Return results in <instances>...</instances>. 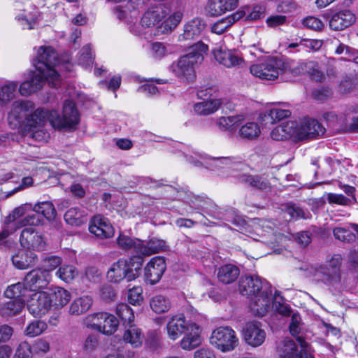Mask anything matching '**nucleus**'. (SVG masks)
Masks as SVG:
<instances>
[{"label": "nucleus", "mask_w": 358, "mask_h": 358, "mask_svg": "<svg viewBox=\"0 0 358 358\" xmlns=\"http://www.w3.org/2000/svg\"><path fill=\"white\" fill-rule=\"evenodd\" d=\"M201 343V337L199 335V327L193 331H189L185 334L180 341V346L183 350H191Z\"/></svg>", "instance_id": "obj_35"}, {"label": "nucleus", "mask_w": 358, "mask_h": 358, "mask_svg": "<svg viewBox=\"0 0 358 358\" xmlns=\"http://www.w3.org/2000/svg\"><path fill=\"white\" fill-rule=\"evenodd\" d=\"M267 281H263L257 275L241 276L239 280L238 289L243 296H254L265 289Z\"/></svg>", "instance_id": "obj_11"}, {"label": "nucleus", "mask_w": 358, "mask_h": 358, "mask_svg": "<svg viewBox=\"0 0 358 358\" xmlns=\"http://www.w3.org/2000/svg\"><path fill=\"white\" fill-rule=\"evenodd\" d=\"M278 354L280 358H303L304 351H299L296 343L289 338H285L278 346Z\"/></svg>", "instance_id": "obj_28"}, {"label": "nucleus", "mask_w": 358, "mask_h": 358, "mask_svg": "<svg viewBox=\"0 0 358 358\" xmlns=\"http://www.w3.org/2000/svg\"><path fill=\"white\" fill-rule=\"evenodd\" d=\"M250 71L262 80H274L280 74L289 73V62L278 57H269L251 65Z\"/></svg>", "instance_id": "obj_3"}, {"label": "nucleus", "mask_w": 358, "mask_h": 358, "mask_svg": "<svg viewBox=\"0 0 358 358\" xmlns=\"http://www.w3.org/2000/svg\"><path fill=\"white\" fill-rule=\"evenodd\" d=\"M221 104L220 99L204 101L194 104V110L199 115H208L217 110Z\"/></svg>", "instance_id": "obj_41"}, {"label": "nucleus", "mask_w": 358, "mask_h": 358, "mask_svg": "<svg viewBox=\"0 0 358 358\" xmlns=\"http://www.w3.org/2000/svg\"><path fill=\"white\" fill-rule=\"evenodd\" d=\"M333 95V90L329 86H323L315 89L312 92L313 97L318 101H325L331 98Z\"/></svg>", "instance_id": "obj_60"}, {"label": "nucleus", "mask_w": 358, "mask_h": 358, "mask_svg": "<svg viewBox=\"0 0 358 358\" xmlns=\"http://www.w3.org/2000/svg\"><path fill=\"white\" fill-rule=\"evenodd\" d=\"M208 50V46L202 41L194 43L189 48V52L187 55L171 65L173 72L179 78L192 81L196 77L195 68L203 60Z\"/></svg>", "instance_id": "obj_2"}, {"label": "nucleus", "mask_w": 358, "mask_h": 358, "mask_svg": "<svg viewBox=\"0 0 358 358\" xmlns=\"http://www.w3.org/2000/svg\"><path fill=\"white\" fill-rule=\"evenodd\" d=\"M116 313L122 324L127 327L133 324L134 314L131 308L126 303H120L117 306Z\"/></svg>", "instance_id": "obj_45"}, {"label": "nucleus", "mask_w": 358, "mask_h": 358, "mask_svg": "<svg viewBox=\"0 0 358 358\" xmlns=\"http://www.w3.org/2000/svg\"><path fill=\"white\" fill-rule=\"evenodd\" d=\"M171 12L166 4H159L149 8L141 20V25L144 27H152L162 22Z\"/></svg>", "instance_id": "obj_13"}, {"label": "nucleus", "mask_w": 358, "mask_h": 358, "mask_svg": "<svg viewBox=\"0 0 358 358\" xmlns=\"http://www.w3.org/2000/svg\"><path fill=\"white\" fill-rule=\"evenodd\" d=\"M18 83L7 81L0 87V105L6 106L15 96Z\"/></svg>", "instance_id": "obj_38"}, {"label": "nucleus", "mask_w": 358, "mask_h": 358, "mask_svg": "<svg viewBox=\"0 0 358 358\" xmlns=\"http://www.w3.org/2000/svg\"><path fill=\"white\" fill-rule=\"evenodd\" d=\"M77 269L72 265H65L59 268L56 275L63 281L69 283L78 275Z\"/></svg>", "instance_id": "obj_55"}, {"label": "nucleus", "mask_w": 358, "mask_h": 358, "mask_svg": "<svg viewBox=\"0 0 358 358\" xmlns=\"http://www.w3.org/2000/svg\"><path fill=\"white\" fill-rule=\"evenodd\" d=\"M166 329L169 338L175 341L182 334L197 329V324L187 321L183 315H178L171 317L166 325Z\"/></svg>", "instance_id": "obj_9"}, {"label": "nucleus", "mask_w": 358, "mask_h": 358, "mask_svg": "<svg viewBox=\"0 0 358 358\" xmlns=\"http://www.w3.org/2000/svg\"><path fill=\"white\" fill-rule=\"evenodd\" d=\"M303 329V324L302 323L301 316L298 313L292 314L291 322L289 324V331L290 334L296 337L298 341L299 338H301L303 340L302 330Z\"/></svg>", "instance_id": "obj_54"}, {"label": "nucleus", "mask_w": 358, "mask_h": 358, "mask_svg": "<svg viewBox=\"0 0 358 358\" xmlns=\"http://www.w3.org/2000/svg\"><path fill=\"white\" fill-rule=\"evenodd\" d=\"M34 211L38 214L43 215L47 220H53L56 215V210L50 202H41L36 204Z\"/></svg>", "instance_id": "obj_50"}, {"label": "nucleus", "mask_w": 358, "mask_h": 358, "mask_svg": "<svg viewBox=\"0 0 358 358\" xmlns=\"http://www.w3.org/2000/svg\"><path fill=\"white\" fill-rule=\"evenodd\" d=\"M142 293L143 289L141 287H134L130 289L128 292L129 302L134 306L140 305L143 300Z\"/></svg>", "instance_id": "obj_61"}, {"label": "nucleus", "mask_w": 358, "mask_h": 358, "mask_svg": "<svg viewBox=\"0 0 358 358\" xmlns=\"http://www.w3.org/2000/svg\"><path fill=\"white\" fill-rule=\"evenodd\" d=\"M239 268L233 264H225L219 268L217 278L224 284H230L234 282L239 276Z\"/></svg>", "instance_id": "obj_32"}, {"label": "nucleus", "mask_w": 358, "mask_h": 358, "mask_svg": "<svg viewBox=\"0 0 358 358\" xmlns=\"http://www.w3.org/2000/svg\"><path fill=\"white\" fill-rule=\"evenodd\" d=\"M120 248L125 250L134 248L137 253H140L141 241L133 239L128 236L120 234L117 240Z\"/></svg>", "instance_id": "obj_47"}, {"label": "nucleus", "mask_w": 358, "mask_h": 358, "mask_svg": "<svg viewBox=\"0 0 358 358\" xmlns=\"http://www.w3.org/2000/svg\"><path fill=\"white\" fill-rule=\"evenodd\" d=\"M64 220L73 226H80L84 222L83 213L77 207L69 209L64 214Z\"/></svg>", "instance_id": "obj_51"}, {"label": "nucleus", "mask_w": 358, "mask_h": 358, "mask_svg": "<svg viewBox=\"0 0 358 358\" xmlns=\"http://www.w3.org/2000/svg\"><path fill=\"white\" fill-rule=\"evenodd\" d=\"M291 115V111L287 109H282L278 107L267 110L262 115V120L271 124L280 121Z\"/></svg>", "instance_id": "obj_42"}, {"label": "nucleus", "mask_w": 358, "mask_h": 358, "mask_svg": "<svg viewBox=\"0 0 358 358\" xmlns=\"http://www.w3.org/2000/svg\"><path fill=\"white\" fill-rule=\"evenodd\" d=\"M272 290L269 283H266L265 289L254 296L250 306L252 313L257 316H263L268 310L271 302Z\"/></svg>", "instance_id": "obj_16"}, {"label": "nucleus", "mask_w": 358, "mask_h": 358, "mask_svg": "<svg viewBox=\"0 0 358 358\" xmlns=\"http://www.w3.org/2000/svg\"><path fill=\"white\" fill-rule=\"evenodd\" d=\"M80 122V117L76 104L71 100H66L63 106L62 117L57 110H51L49 122L56 129H75Z\"/></svg>", "instance_id": "obj_4"}, {"label": "nucleus", "mask_w": 358, "mask_h": 358, "mask_svg": "<svg viewBox=\"0 0 358 358\" xmlns=\"http://www.w3.org/2000/svg\"><path fill=\"white\" fill-rule=\"evenodd\" d=\"M243 120L242 115L220 117L217 119V125L223 131H234Z\"/></svg>", "instance_id": "obj_43"}, {"label": "nucleus", "mask_w": 358, "mask_h": 358, "mask_svg": "<svg viewBox=\"0 0 358 358\" xmlns=\"http://www.w3.org/2000/svg\"><path fill=\"white\" fill-rule=\"evenodd\" d=\"M315 276L328 286L337 287L341 282V272L321 266L315 270Z\"/></svg>", "instance_id": "obj_25"}, {"label": "nucleus", "mask_w": 358, "mask_h": 358, "mask_svg": "<svg viewBox=\"0 0 358 358\" xmlns=\"http://www.w3.org/2000/svg\"><path fill=\"white\" fill-rule=\"evenodd\" d=\"M124 341L131 344L133 348L141 346L144 336L141 330L134 324L129 325L123 335Z\"/></svg>", "instance_id": "obj_31"}, {"label": "nucleus", "mask_w": 358, "mask_h": 358, "mask_svg": "<svg viewBox=\"0 0 358 358\" xmlns=\"http://www.w3.org/2000/svg\"><path fill=\"white\" fill-rule=\"evenodd\" d=\"M24 280L29 290L41 292L45 289L50 281V274L48 271L41 268L33 269L25 275Z\"/></svg>", "instance_id": "obj_10"}, {"label": "nucleus", "mask_w": 358, "mask_h": 358, "mask_svg": "<svg viewBox=\"0 0 358 358\" xmlns=\"http://www.w3.org/2000/svg\"><path fill=\"white\" fill-rule=\"evenodd\" d=\"M118 320L108 313H98L92 316V326L105 334H113L117 328Z\"/></svg>", "instance_id": "obj_17"}, {"label": "nucleus", "mask_w": 358, "mask_h": 358, "mask_svg": "<svg viewBox=\"0 0 358 358\" xmlns=\"http://www.w3.org/2000/svg\"><path fill=\"white\" fill-rule=\"evenodd\" d=\"M127 259H120L114 262L107 272V279L113 283H120L123 280L127 282L131 281L128 276V270L127 268Z\"/></svg>", "instance_id": "obj_22"}, {"label": "nucleus", "mask_w": 358, "mask_h": 358, "mask_svg": "<svg viewBox=\"0 0 358 358\" xmlns=\"http://www.w3.org/2000/svg\"><path fill=\"white\" fill-rule=\"evenodd\" d=\"M302 23L304 27L314 31H320L324 27L322 22L320 19L313 16L306 17L303 20Z\"/></svg>", "instance_id": "obj_62"}, {"label": "nucleus", "mask_w": 358, "mask_h": 358, "mask_svg": "<svg viewBox=\"0 0 358 358\" xmlns=\"http://www.w3.org/2000/svg\"><path fill=\"white\" fill-rule=\"evenodd\" d=\"M20 242L22 247L30 251H43L46 247L45 238L33 227H27L22 231Z\"/></svg>", "instance_id": "obj_7"}, {"label": "nucleus", "mask_w": 358, "mask_h": 358, "mask_svg": "<svg viewBox=\"0 0 358 358\" xmlns=\"http://www.w3.org/2000/svg\"><path fill=\"white\" fill-rule=\"evenodd\" d=\"M50 297L52 301V305L57 308H61L66 306L71 300V294L69 291L60 287L52 289Z\"/></svg>", "instance_id": "obj_40"}, {"label": "nucleus", "mask_w": 358, "mask_h": 358, "mask_svg": "<svg viewBox=\"0 0 358 358\" xmlns=\"http://www.w3.org/2000/svg\"><path fill=\"white\" fill-rule=\"evenodd\" d=\"M261 134L259 124L255 122H247L238 129V134L243 140L252 141L257 138Z\"/></svg>", "instance_id": "obj_34"}, {"label": "nucleus", "mask_w": 358, "mask_h": 358, "mask_svg": "<svg viewBox=\"0 0 358 358\" xmlns=\"http://www.w3.org/2000/svg\"><path fill=\"white\" fill-rule=\"evenodd\" d=\"M213 55L217 62L227 68L241 66L244 63L243 59L236 50H225L220 48L213 50Z\"/></svg>", "instance_id": "obj_19"}, {"label": "nucleus", "mask_w": 358, "mask_h": 358, "mask_svg": "<svg viewBox=\"0 0 358 358\" xmlns=\"http://www.w3.org/2000/svg\"><path fill=\"white\" fill-rule=\"evenodd\" d=\"M143 255L138 253L137 255H134L131 257L129 260H127V268L129 273L128 276L131 281L136 279L140 275L143 264Z\"/></svg>", "instance_id": "obj_37"}, {"label": "nucleus", "mask_w": 358, "mask_h": 358, "mask_svg": "<svg viewBox=\"0 0 358 358\" xmlns=\"http://www.w3.org/2000/svg\"><path fill=\"white\" fill-rule=\"evenodd\" d=\"M90 233L100 238H108L114 235V229L108 220L101 215H95L89 226Z\"/></svg>", "instance_id": "obj_18"}, {"label": "nucleus", "mask_w": 358, "mask_h": 358, "mask_svg": "<svg viewBox=\"0 0 358 358\" xmlns=\"http://www.w3.org/2000/svg\"><path fill=\"white\" fill-rule=\"evenodd\" d=\"M238 0H209L205 10L209 16H220L238 6Z\"/></svg>", "instance_id": "obj_20"}, {"label": "nucleus", "mask_w": 358, "mask_h": 358, "mask_svg": "<svg viewBox=\"0 0 358 358\" xmlns=\"http://www.w3.org/2000/svg\"><path fill=\"white\" fill-rule=\"evenodd\" d=\"M324 127L315 120H306L303 121L298 133L300 139L313 138L324 134Z\"/></svg>", "instance_id": "obj_21"}, {"label": "nucleus", "mask_w": 358, "mask_h": 358, "mask_svg": "<svg viewBox=\"0 0 358 358\" xmlns=\"http://www.w3.org/2000/svg\"><path fill=\"white\" fill-rule=\"evenodd\" d=\"M285 212L293 219H308L310 217V213L308 210H304L302 208L295 203H288L285 208Z\"/></svg>", "instance_id": "obj_56"}, {"label": "nucleus", "mask_w": 358, "mask_h": 358, "mask_svg": "<svg viewBox=\"0 0 358 358\" xmlns=\"http://www.w3.org/2000/svg\"><path fill=\"white\" fill-rule=\"evenodd\" d=\"M43 262L44 267L43 270L48 271V272L50 273L61 264L62 259L57 256H52L44 259Z\"/></svg>", "instance_id": "obj_64"}, {"label": "nucleus", "mask_w": 358, "mask_h": 358, "mask_svg": "<svg viewBox=\"0 0 358 358\" xmlns=\"http://www.w3.org/2000/svg\"><path fill=\"white\" fill-rule=\"evenodd\" d=\"M24 307V301L22 299L11 300L7 302L3 308V313L8 316L19 314Z\"/></svg>", "instance_id": "obj_52"}, {"label": "nucleus", "mask_w": 358, "mask_h": 358, "mask_svg": "<svg viewBox=\"0 0 358 358\" xmlns=\"http://www.w3.org/2000/svg\"><path fill=\"white\" fill-rule=\"evenodd\" d=\"M51 306L50 295L45 292H37L31 296L28 310L34 316L41 317L47 313Z\"/></svg>", "instance_id": "obj_12"}, {"label": "nucleus", "mask_w": 358, "mask_h": 358, "mask_svg": "<svg viewBox=\"0 0 358 358\" xmlns=\"http://www.w3.org/2000/svg\"><path fill=\"white\" fill-rule=\"evenodd\" d=\"M58 64L57 53L52 48L40 47L36 59L34 61L36 71L32 73L29 80L20 85L19 92L21 95H29L40 90L46 80L53 87L59 86L60 76L55 69Z\"/></svg>", "instance_id": "obj_1"}, {"label": "nucleus", "mask_w": 358, "mask_h": 358, "mask_svg": "<svg viewBox=\"0 0 358 358\" xmlns=\"http://www.w3.org/2000/svg\"><path fill=\"white\" fill-rule=\"evenodd\" d=\"M182 18V13L176 11L170 15L160 25L157 26L155 31V36H161L171 32L180 22Z\"/></svg>", "instance_id": "obj_30"}, {"label": "nucleus", "mask_w": 358, "mask_h": 358, "mask_svg": "<svg viewBox=\"0 0 358 358\" xmlns=\"http://www.w3.org/2000/svg\"><path fill=\"white\" fill-rule=\"evenodd\" d=\"M27 290L29 289L25 282H18L8 286L4 292V295L9 299H22L21 297L25 294Z\"/></svg>", "instance_id": "obj_46"}, {"label": "nucleus", "mask_w": 358, "mask_h": 358, "mask_svg": "<svg viewBox=\"0 0 358 358\" xmlns=\"http://www.w3.org/2000/svg\"><path fill=\"white\" fill-rule=\"evenodd\" d=\"M238 179L240 182L255 189L264 191L271 188L268 180L262 175L242 174Z\"/></svg>", "instance_id": "obj_26"}, {"label": "nucleus", "mask_w": 358, "mask_h": 358, "mask_svg": "<svg viewBox=\"0 0 358 358\" xmlns=\"http://www.w3.org/2000/svg\"><path fill=\"white\" fill-rule=\"evenodd\" d=\"M166 269L165 259L155 257L151 259L144 269V275L147 282L153 285L162 278Z\"/></svg>", "instance_id": "obj_14"}, {"label": "nucleus", "mask_w": 358, "mask_h": 358, "mask_svg": "<svg viewBox=\"0 0 358 358\" xmlns=\"http://www.w3.org/2000/svg\"><path fill=\"white\" fill-rule=\"evenodd\" d=\"M150 306L155 313L162 314L169 310L171 307V303L166 296L157 294L150 299Z\"/></svg>", "instance_id": "obj_36"}, {"label": "nucleus", "mask_w": 358, "mask_h": 358, "mask_svg": "<svg viewBox=\"0 0 358 358\" xmlns=\"http://www.w3.org/2000/svg\"><path fill=\"white\" fill-rule=\"evenodd\" d=\"M31 345L27 342L21 343L13 358H32Z\"/></svg>", "instance_id": "obj_63"}, {"label": "nucleus", "mask_w": 358, "mask_h": 358, "mask_svg": "<svg viewBox=\"0 0 358 358\" xmlns=\"http://www.w3.org/2000/svg\"><path fill=\"white\" fill-rule=\"evenodd\" d=\"M169 45L162 42H155L151 44V54L156 59H161L169 53Z\"/></svg>", "instance_id": "obj_58"}, {"label": "nucleus", "mask_w": 358, "mask_h": 358, "mask_svg": "<svg viewBox=\"0 0 358 358\" xmlns=\"http://www.w3.org/2000/svg\"><path fill=\"white\" fill-rule=\"evenodd\" d=\"M333 234L336 239L344 243H351L355 241L356 234L349 227H338L334 229Z\"/></svg>", "instance_id": "obj_48"}, {"label": "nucleus", "mask_w": 358, "mask_h": 358, "mask_svg": "<svg viewBox=\"0 0 358 358\" xmlns=\"http://www.w3.org/2000/svg\"><path fill=\"white\" fill-rule=\"evenodd\" d=\"M35 108L34 103L28 100H17L12 103L8 119L19 124H26L31 112Z\"/></svg>", "instance_id": "obj_15"}, {"label": "nucleus", "mask_w": 358, "mask_h": 358, "mask_svg": "<svg viewBox=\"0 0 358 358\" xmlns=\"http://www.w3.org/2000/svg\"><path fill=\"white\" fill-rule=\"evenodd\" d=\"M210 343L223 352L234 350L238 345L236 332L229 327H220L215 329L210 337Z\"/></svg>", "instance_id": "obj_5"}, {"label": "nucleus", "mask_w": 358, "mask_h": 358, "mask_svg": "<svg viewBox=\"0 0 358 358\" xmlns=\"http://www.w3.org/2000/svg\"><path fill=\"white\" fill-rule=\"evenodd\" d=\"M92 303V299L87 296L78 298L71 304L69 312L72 315L83 314L90 309Z\"/></svg>", "instance_id": "obj_44"}, {"label": "nucleus", "mask_w": 358, "mask_h": 358, "mask_svg": "<svg viewBox=\"0 0 358 358\" xmlns=\"http://www.w3.org/2000/svg\"><path fill=\"white\" fill-rule=\"evenodd\" d=\"M47 328V324L41 320H34L31 322L26 328V335L30 337H34L42 334Z\"/></svg>", "instance_id": "obj_57"}, {"label": "nucleus", "mask_w": 358, "mask_h": 358, "mask_svg": "<svg viewBox=\"0 0 358 358\" xmlns=\"http://www.w3.org/2000/svg\"><path fill=\"white\" fill-rule=\"evenodd\" d=\"M38 260L37 255L32 251L21 250L13 256L12 262L19 269H27L34 266Z\"/></svg>", "instance_id": "obj_27"}, {"label": "nucleus", "mask_w": 358, "mask_h": 358, "mask_svg": "<svg viewBox=\"0 0 358 358\" xmlns=\"http://www.w3.org/2000/svg\"><path fill=\"white\" fill-rule=\"evenodd\" d=\"M99 344V336L96 334H90L83 341L81 349L85 354L90 355L98 348Z\"/></svg>", "instance_id": "obj_53"}, {"label": "nucleus", "mask_w": 358, "mask_h": 358, "mask_svg": "<svg viewBox=\"0 0 358 358\" xmlns=\"http://www.w3.org/2000/svg\"><path fill=\"white\" fill-rule=\"evenodd\" d=\"M206 28L205 21L200 17H195L184 25L183 34L179 36V41L191 40L201 35Z\"/></svg>", "instance_id": "obj_24"}, {"label": "nucleus", "mask_w": 358, "mask_h": 358, "mask_svg": "<svg viewBox=\"0 0 358 358\" xmlns=\"http://www.w3.org/2000/svg\"><path fill=\"white\" fill-rule=\"evenodd\" d=\"M245 11H237L226 17L217 20L211 27L212 32L222 34L226 31L235 22L243 17Z\"/></svg>", "instance_id": "obj_29"}, {"label": "nucleus", "mask_w": 358, "mask_h": 358, "mask_svg": "<svg viewBox=\"0 0 358 358\" xmlns=\"http://www.w3.org/2000/svg\"><path fill=\"white\" fill-rule=\"evenodd\" d=\"M355 22V15L348 10H344L333 15L329 24L332 30L341 31L351 26Z\"/></svg>", "instance_id": "obj_23"}, {"label": "nucleus", "mask_w": 358, "mask_h": 358, "mask_svg": "<svg viewBox=\"0 0 358 358\" xmlns=\"http://www.w3.org/2000/svg\"><path fill=\"white\" fill-rule=\"evenodd\" d=\"M167 248L166 242L161 239L152 238L145 245L141 241L140 254L149 256L155 253L164 251Z\"/></svg>", "instance_id": "obj_33"}, {"label": "nucleus", "mask_w": 358, "mask_h": 358, "mask_svg": "<svg viewBox=\"0 0 358 358\" xmlns=\"http://www.w3.org/2000/svg\"><path fill=\"white\" fill-rule=\"evenodd\" d=\"M289 73L294 76L307 74L310 79L316 82H322L326 78L319 64L315 61H305L293 66L289 63Z\"/></svg>", "instance_id": "obj_6"}, {"label": "nucleus", "mask_w": 358, "mask_h": 358, "mask_svg": "<svg viewBox=\"0 0 358 358\" xmlns=\"http://www.w3.org/2000/svg\"><path fill=\"white\" fill-rule=\"evenodd\" d=\"M242 336L245 342L253 348L262 345L266 339V332L258 322H247L243 327Z\"/></svg>", "instance_id": "obj_8"}, {"label": "nucleus", "mask_w": 358, "mask_h": 358, "mask_svg": "<svg viewBox=\"0 0 358 358\" xmlns=\"http://www.w3.org/2000/svg\"><path fill=\"white\" fill-rule=\"evenodd\" d=\"M50 114V111L45 110L43 108H34L33 112L30 113L26 124L30 127L41 126L45 121H49Z\"/></svg>", "instance_id": "obj_39"}, {"label": "nucleus", "mask_w": 358, "mask_h": 358, "mask_svg": "<svg viewBox=\"0 0 358 358\" xmlns=\"http://www.w3.org/2000/svg\"><path fill=\"white\" fill-rule=\"evenodd\" d=\"M240 11H245V14L243 17H245L247 21H256L263 18L265 16V7L260 5H256L252 8L245 7L243 10Z\"/></svg>", "instance_id": "obj_49"}, {"label": "nucleus", "mask_w": 358, "mask_h": 358, "mask_svg": "<svg viewBox=\"0 0 358 358\" xmlns=\"http://www.w3.org/2000/svg\"><path fill=\"white\" fill-rule=\"evenodd\" d=\"M93 57L91 53V47L90 45H85L80 53L78 62L80 65L87 67L93 63Z\"/></svg>", "instance_id": "obj_59"}]
</instances>
